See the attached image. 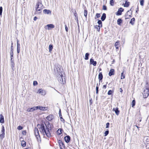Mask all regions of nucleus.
Here are the masks:
<instances>
[{"label":"nucleus","instance_id":"aec40b11","mask_svg":"<svg viewBox=\"0 0 149 149\" xmlns=\"http://www.w3.org/2000/svg\"><path fill=\"white\" fill-rule=\"evenodd\" d=\"M74 15L75 16V20L77 21V23L78 24V25L79 24V22H78V15L77 14V13L76 11L75 10H74Z\"/></svg>","mask_w":149,"mask_h":149},{"label":"nucleus","instance_id":"f257e3e1","mask_svg":"<svg viewBox=\"0 0 149 149\" xmlns=\"http://www.w3.org/2000/svg\"><path fill=\"white\" fill-rule=\"evenodd\" d=\"M48 127L46 126L45 123L37 125L40 132H42L44 135L45 134L47 137H49L51 136L50 130H51V127L50 124L48 125Z\"/></svg>","mask_w":149,"mask_h":149},{"label":"nucleus","instance_id":"c03bdc74","mask_svg":"<svg viewBox=\"0 0 149 149\" xmlns=\"http://www.w3.org/2000/svg\"><path fill=\"white\" fill-rule=\"evenodd\" d=\"M114 0H110V3L111 6H113L114 4Z\"/></svg>","mask_w":149,"mask_h":149},{"label":"nucleus","instance_id":"393cba45","mask_svg":"<svg viewBox=\"0 0 149 149\" xmlns=\"http://www.w3.org/2000/svg\"><path fill=\"white\" fill-rule=\"evenodd\" d=\"M63 131V130L62 128H59L57 130V133L59 135L61 134Z\"/></svg>","mask_w":149,"mask_h":149},{"label":"nucleus","instance_id":"603ef678","mask_svg":"<svg viewBox=\"0 0 149 149\" xmlns=\"http://www.w3.org/2000/svg\"><path fill=\"white\" fill-rule=\"evenodd\" d=\"M33 85L34 86H36L38 85V83L37 81H34L33 82Z\"/></svg>","mask_w":149,"mask_h":149},{"label":"nucleus","instance_id":"f704fd0d","mask_svg":"<svg viewBox=\"0 0 149 149\" xmlns=\"http://www.w3.org/2000/svg\"><path fill=\"white\" fill-rule=\"evenodd\" d=\"M26 142L24 141H22L21 142V145L23 147H25L26 146Z\"/></svg>","mask_w":149,"mask_h":149},{"label":"nucleus","instance_id":"49530a36","mask_svg":"<svg viewBox=\"0 0 149 149\" xmlns=\"http://www.w3.org/2000/svg\"><path fill=\"white\" fill-rule=\"evenodd\" d=\"M144 0H141L140 1V5L141 6H143L144 5Z\"/></svg>","mask_w":149,"mask_h":149},{"label":"nucleus","instance_id":"b1692460","mask_svg":"<svg viewBox=\"0 0 149 149\" xmlns=\"http://www.w3.org/2000/svg\"><path fill=\"white\" fill-rule=\"evenodd\" d=\"M106 18V14L105 13H103L101 17V19L102 21H104Z\"/></svg>","mask_w":149,"mask_h":149},{"label":"nucleus","instance_id":"58836bf2","mask_svg":"<svg viewBox=\"0 0 149 149\" xmlns=\"http://www.w3.org/2000/svg\"><path fill=\"white\" fill-rule=\"evenodd\" d=\"M125 76L124 74V72L123 71L121 74V79H123L125 78Z\"/></svg>","mask_w":149,"mask_h":149},{"label":"nucleus","instance_id":"13d9d810","mask_svg":"<svg viewBox=\"0 0 149 149\" xmlns=\"http://www.w3.org/2000/svg\"><path fill=\"white\" fill-rule=\"evenodd\" d=\"M89 102L90 104H91L93 103L92 100L91 98H90L89 99Z\"/></svg>","mask_w":149,"mask_h":149},{"label":"nucleus","instance_id":"7c9ffc66","mask_svg":"<svg viewBox=\"0 0 149 149\" xmlns=\"http://www.w3.org/2000/svg\"><path fill=\"white\" fill-rule=\"evenodd\" d=\"M119 41H117L115 43V46L116 49H118L119 48Z\"/></svg>","mask_w":149,"mask_h":149},{"label":"nucleus","instance_id":"5701e85b","mask_svg":"<svg viewBox=\"0 0 149 149\" xmlns=\"http://www.w3.org/2000/svg\"><path fill=\"white\" fill-rule=\"evenodd\" d=\"M0 123H4V117L1 114L0 115Z\"/></svg>","mask_w":149,"mask_h":149},{"label":"nucleus","instance_id":"cd10ccee","mask_svg":"<svg viewBox=\"0 0 149 149\" xmlns=\"http://www.w3.org/2000/svg\"><path fill=\"white\" fill-rule=\"evenodd\" d=\"M19 41L18 40H17V49H20V44L19 43Z\"/></svg>","mask_w":149,"mask_h":149},{"label":"nucleus","instance_id":"e433bc0d","mask_svg":"<svg viewBox=\"0 0 149 149\" xmlns=\"http://www.w3.org/2000/svg\"><path fill=\"white\" fill-rule=\"evenodd\" d=\"M114 92V91L111 90H109L107 94L109 95H111Z\"/></svg>","mask_w":149,"mask_h":149},{"label":"nucleus","instance_id":"2f4dec72","mask_svg":"<svg viewBox=\"0 0 149 149\" xmlns=\"http://www.w3.org/2000/svg\"><path fill=\"white\" fill-rule=\"evenodd\" d=\"M11 67L13 70H14L15 68V64L14 63H10Z\"/></svg>","mask_w":149,"mask_h":149},{"label":"nucleus","instance_id":"052dcab7","mask_svg":"<svg viewBox=\"0 0 149 149\" xmlns=\"http://www.w3.org/2000/svg\"><path fill=\"white\" fill-rule=\"evenodd\" d=\"M65 31H66V32H68V27L66 25H65Z\"/></svg>","mask_w":149,"mask_h":149},{"label":"nucleus","instance_id":"412c9836","mask_svg":"<svg viewBox=\"0 0 149 149\" xmlns=\"http://www.w3.org/2000/svg\"><path fill=\"white\" fill-rule=\"evenodd\" d=\"M114 69H111L109 73V75L110 76L113 75L114 74Z\"/></svg>","mask_w":149,"mask_h":149},{"label":"nucleus","instance_id":"f03ea898","mask_svg":"<svg viewBox=\"0 0 149 149\" xmlns=\"http://www.w3.org/2000/svg\"><path fill=\"white\" fill-rule=\"evenodd\" d=\"M34 133L35 136L38 142L41 141V139L38 129L36 127L35 128Z\"/></svg>","mask_w":149,"mask_h":149},{"label":"nucleus","instance_id":"f3484780","mask_svg":"<svg viewBox=\"0 0 149 149\" xmlns=\"http://www.w3.org/2000/svg\"><path fill=\"white\" fill-rule=\"evenodd\" d=\"M112 111H115L116 114L118 116L119 114L120 111L119 110L118 108V107H117L115 108H114L113 109Z\"/></svg>","mask_w":149,"mask_h":149},{"label":"nucleus","instance_id":"6e6d98bb","mask_svg":"<svg viewBox=\"0 0 149 149\" xmlns=\"http://www.w3.org/2000/svg\"><path fill=\"white\" fill-rule=\"evenodd\" d=\"M110 123H109L108 122L106 124V128H108L109 127Z\"/></svg>","mask_w":149,"mask_h":149},{"label":"nucleus","instance_id":"864d4df0","mask_svg":"<svg viewBox=\"0 0 149 149\" xmlns=\"http://www.w3.org/2000/svg\"><path fill=\"white\" fill-rule=\"evenodd\" d=\"M13 53V47H10V53Z\"/></svg>","mask_w":149,"mask_h":149},{"label":"nucleus","instance_id":"20e7f679","mask_svg":"<svg viewBox=\"0 0 149 149\" xmlns=\"http://www.w3.org/2000/svg\"><path fill=\"white\" fill-rule=\"evenodd\" d=\"M60 76L58 78V80L59 82L61 84H64L65 82V76H63L62 74L60 75Z\"/></svg>","mask_w":149,"mask_h":149},{"label":"nucleus","instance_id":"423d86ee","mask_svg":"<svg viewBox=\"0 0 149 149\" xmlns=\"http://www.w3.org/2000/svg\"><path fill=\"white\" fill-rule=\"evenodd\" d=\"M47 27V29L50 30L51 29L54 28L55 27L54 25L53 24H49L45 26L44 28L45 29H47L46 27Z\"/></svg>","mask_w":149,"mask_h":149},{"label":"nucleus","instance_id":"5fc2aeb1","mask_svg":"<svg viewBox=\"0 0 149 149\" xmlns=\"http://www.w3.org/2000/svg\"><path fill=\"white\" fill-rule=\"evenodd\" d=\"M103 9L104 10H107V7L106 6L104 5L103 6Z\"/></svg>","mask_w":149,"mask_h":149},{"label":"nucleus","instance_id":"a878e982","mask_svg":"<svg viewBox=\"0 0 149 149\" xmlns=\"http://www.w3.org/2000/svg\"><path fill=\"white\" fill-rule=\"evenodd\" d=\"M122 22L123 20L121 18H119L117 20V23L118 25H120Z\"/></svg>","mask_w":149,"mask_h":149},{"label":"nucleus","instance_id":"4468645a","mask_svg":"<svg viewBox=\"0 0 149 149\" xmlns=\"http://www.w3.org/2000/svg\"><path fill=\"white\" fill-rule=\"evenodd\" d=\"M70 136L69 135H67L64 138L65 142L67 143H68L70 141Z\"/></svg>","mask_w":149,"mask_h":149},{"label":"nucleus","instance_id":"774afa93","mask_svg":"<svg viewBox=\"0 0 149 149\" xmlns=\"http://www.w3.org/2000/svg\"><path fill=\"white\" fill-rule=\"evenodd\" d=\"M38 19L37 17H35L33 19V20L34 21H36Z\"/></svg>","mask_w":149,"mask_h":149},{"label":"nucleus","instance_id":"72a5a7b5","mask_svg":"<svg viewBox=\"0 0 149 149\" xmlns=\"http://www.w3.org/2000/svg\"><path fill=\"white\" fill-rule=\"evenodd\" d=\"M53 48V46L52 44H50L49 45V52H51Z\"/></svg>","mask_w":149,"mask_h":149},{"label":"nucleus","instance_id":"ea45409f","mask_svg":"<svg viewBox=\"0 0 149 149\" xmlns=\"http://www.w3.org/2000/svg\"><path fill=\"white\" fill-rule=\"evenodd\" d=\"M135 103L136 102L135 100H133L132 101L131 104L132 107H133L134 106H135Z\"/></svg>","mask_w":149,"mask_h":149},{"label":"nucleus","instance_id":"37998d69","mask_svg":"<svg viewBox=\"0 0 149 149\" xmlns=\"http://www.w3.org/2000/svg\"><path fill=\"white\" fill-rule=\"evenodd\" d=\"M3 11V8L2 6L0 7V16L1 17H2V13Z\"/></svg>","mask_w":149,"mask_h":149},{"label":"nucleus","instance_id":"bb28decb","mask_svg":"<svg viewBox=\"0 0 149 149\" xmlns=\"http://www.w3.org/2000/svg\"><path fill=\"white\" fill-rule=\"evenodd\" d=\"M135 21V19L134 17H133L130 20V23L132 25H133L134 24V22Z\"/></svg>","mask_w":149,"mask_h":149},{"label":"nucleus","instance_id":"0eeeda50","mask_svg":"<svg viewBox=\"0 0 149 149\" xmlns=\"http://www.w3.org/2000/svg\"><path fill=\"white\" fill-rule=\"evenodd\" d=\"M36 6L38 8H42V9L43 5L41 1L40 0L38 1L36 5Z\"/></svg>","mask_w":149,"mask_h":149},{"label":"nucleus","instance_id":"4c0bfd02","mask_svg":"<svg viewBox=\"0 0 149 149\" xmlns=\"http://www.w3.org/2000/svg\"><path fill=\"white\" fill-rule=\"evenodd\" d=\"M97 23L99 25H100L101 27H102V23L101 20H98L97 22Z\"/></svg>","mask_w":149,"mask_h":149},{"label":"nucleus","instance_id":"473e14b6","mask_svg":"<svg viewBox=\"0 0 149 149\" xmlns=\"http://www.w3.org/2000/svg\"><path fill=\"white\" fill-rule=\"evenodd\" d=\"M89 56V54L88 53H86L85 55V59L86 60H87L88 59Z\"/></svg>","mask_w":149,"mask_h":149},{"label":"nucleus","instance_id":"c756f323","mask_svg":"<svg viewBox=\"0 0 149 149\" xmlns=\"http://www.w3.org/2000/svg\"><path fill=\"white\" fill-rule=\"evenodd\" d=\"M94 28L97 30V31L99 32L100 30V25H95L94 26Z\"/></svg>","mask_w":149,"mask_h":149},{"label":"nucleus","instance_id":"0e129e2a","mask_svg":"<svg viewBox=\"0 0 149 149\" xmlns=\"http://www.w3.org/2000/svg\"><path fill=\"white\" fill-rule=\"evenodd\" d=\"M127 15H126V14H125V19H129V17H127Z\"/></svg>","mask_w":149,"mask_h":149},{"label":"nucleus","instance_id":"a18cd8bd","mask_svg":"<svg viewBox=\"0 0 149 149\" xmlns=\"http://www.w3.org/2000/svg\"><path fill=\"white\" fill-rule=\"evenodd\" d=\"M5 128L4 126L3 125L2 127L1 130V133H5Z\"/></svg>","mask_w":149,"mask_h":149},{"label":"nucleus","instance_id":"a211bd4d","mask_svg":"<svg viewBox=\"0 0 149 149\" xmlns=\"http://www.w3.org/2000/svg\"><path fill=\"white\" fill-rule=\"evenodd\" d=\"M131 9L130 10L128 11L126 14H125L127 16L129 15V17H132V11L131 10Z\"/></svg>","mask_w":149,"mask_h":149},{"label":"nucleus","instance_id":"ddd939ff","mask_svg":"<svg viewBox=\"0 0 149 149\" xmlns=\"http://www.w3.org/2000/svg\"><path fill=\"white\" fill-rule=\"evenodd\" d=\"M90 65H93L95 66L96 65L97 62L94 61L93 58H91L90 59Z\"/></svg>","mask_w":149,"mask_h":149},{"label":"nucleus","instance_id":"f8f14e48","mask_svg":"<svg viewBox=\"0 0 149 149\" xmlns=\"http://www.w3.org/2000/svg\"><path fill=\"white\" fill-rule=\"evenodd\" d=\"M37 93L42 95H45L46 94L45 91L42 89H39Z\"/></svg>","mask_w":149,"mask_h":149},{"label":"nucleus","instance_id":"69168bd1","mask_svg":"<svg viewBox=\"0 0 149 149\" xmlns=\"http://www.w3.org/2000/svg\"><path fill=\"white\" fill-rule=\"evenodd\" d=\"M107 87V85L106 84V85H104L103 86V88H105V89Z\"/></svg>","mask_w":149,"mask_h":149},{"label":"nucleus","instance_id":"3c124183","mask_svg":"<svg viewBox=\"0 0 149 149\" xmlns=\"http://www.w3.org/2000/svg\"><path fill=\"white\" fill-rule=\"evenodd\" d=\"M22 134L24 135H25L26 134V130L23 131L22 132Z\"/></svg>","mask_w":149,"mask_h":149},{"label":"nucleus","instance_id":"dca6fc26","mask_svg":"<svg viewBox=\"0 0 149 149\" xmlns=\"http://www.w3.org/2000/svg\"><path fill=\"white\" fill-rule=\"evenodd\" d=\"M43 13L45 14L51 15V11L49 10L45 9L43 10Z\"/></svg>","mask_w":149,"mask_h":149},{"label":"nucleus","instance_id":"6e6552de","mask_svg":"<svg viewBox=\"0 0 149 149\" xmlns=\"http://www.w3.org/2000/svg\"><path fill=\"white\" fill-rule=\"evenodd\" d=\"M54 118V116L53 114H49L46 117V119L49 121H51Z\"/></svg>","mask_w":149,"mask_h":149},{"label":"nucleus","instance_id":"bf43d9fd","mask_svg":"<svg viewBox=\"0 0 149 149\" xmlns=\"http://www.w3.org/2000/svg\"><path fill=\"white\" fill-rule=\"evenodd\" d=\"M10 59L13 58V53H10Z\"/></svg>","mask_w":149,"mask_h":149},{"label":"nucleus","instance_id":"8fccbe9b","mask_svg":"<svg viewBox=\"0 0 149 149\" xmlns=\"http://www.w3.org/2000/svg\"><path fill=\"white\" fill-rule=\"evenodd\" d=\"M109 133V131L108 130H106V131H105V132L104 133V136H107L108 135Z\"/></svg>","mask_w":149,"mask_h":149},{"label":"nucleus","instance_id":"1a4fd4ad","mask_svg":"<svg viewBox=\"0 0 149 149\" xmlns=\"http://www.w3.org/2000/svg\"><path fill=\"white\" fill-rule=\"evenodd\" d=\"M38 109V108L37 106L34 107L30 108L28 109L27 110V111L28 112H33Z\"/></svg>","mask_w":149,"mask_h":149},{"label":"nucleus","instance_id":"e2e57ef3","mask_svg":"<svg viewBox=\"0 0 149 149\" xmlns=\"http://www.w3.org/2000/svg\"><path fill=\"white\" fill-rule=\"evenodd\" d=\"M141 118L140 117L139 118V120L137 121L138 123H139L140 122H141Z\"/></svg>","mask_w":149,"mask_h":149},{"label":"nucleus","instance_id":"39448f33","mask_svg":"<svg viewBox=\"0 0 149 149\" xmlns=\"http://www.w3.org/2000/svg\"><path fill=\"white\" fill-rule=\"evenodd\" d=\"M54 70L56 73H58L59 75L61 74V72L60 66L59 65H55Z\"/></svg>","mask_w":149,"mask_h":149},{"label":"nucleus","instance_id":"680f3d73","mask_svg":"<svg viewBox=\"0 0 149 149\" xmlns=\"http://www.w3.org/2000/svg\"><path fill=\"white\" fill-rule=\"evenodd\" d=\"M10 63H14V59L13 58H11L10 60Z\"/></svg>","mask_w":149,"mask_h":149},{"label":"nucleus","instance_id":"7ed1b4c3","mask_svg":"<svg viewBox=\"0 0 149 149\" xmlns=\"http://www.w3.org/2000/svg\"><path fill=\"white\" fill-rule=\"evenodd\" d=\"M143 96L144 98H147L149 95V87H146L143 93Z\"/></svg>","mask_w":149,"mask_h":149},{"label":"nucleus","instance_id":"6ab92c4d","mask_svg":"<svg viewBox=\"0 0 149 149\" xmlns=\"http://www.w3.org/2000/svg\"><path fill=\"white\" fill-rule=\"evenodd\" d=\"M59 116L60 117L61 120L63 123H64L65 120L62 117L61 111V110L60 109L59 110Z\"/></svg>","mask_w":149,"mask_h":149},{"label":"nucleus","instance_id":"de8ad7c7","mask_svg":"<svg viewBox=\"0 0 149 149\" xmlns=\"http://www.w3.org/2000/svg\"><path fill=\"white\" fill-rule=\"evenodd\" d=\"M23 128V127L20 125L19 126L17 127V129L18 130H22Z\"/></svg>","mask_w":149,"mask_h":149},{"label":"nucleus","instance_id":"79ce46f5","mask_svg":"<svg viewBox=\"0 0 149 149\" xmlns=\"http://www.w3.org/2000/svg\"><path fill=\"white\" fill-rule=\"evenodd\" d=\"M96 94H98L99 92V87L98 86V84H97V86L96 88Z\"/></svg>","mask_w":149,"mask_h":149},{"label":"nucleus","instance_id":"4be33fe9","mask_svg":"<svg viewBox=\"0 0 149 149\" xmlns=\"http://www.w3.org/2000/svg\"><path fill=\"white\" fill-rule=\"evenodd\" d=\"M103 79V75L102 72H100L98 75V79L100 81H101Z\"/></svg>","mask_w":149,"mask_h":149},{"label":"nucleus","instance_id":"9d476101","mask_svg":"<svg viewBox=\"0 0 149 149\" xmlns=\"http://www.w3.org/2000/svg\"><path fill=\"white\" fill-rule=\"evenodd\" d=\"M124 11V9L122 8H120L118 11L116 13V15H120L122 14V13Z\"/></svg>","mask_w":149,"mask_h":149},{"label":"nucleus","instance_id":"2eb2a0df","mask_svg":"<svg viewBox=\"0 0 149 149\" xmlns=\"http://www.w3.org/2000/svg\"><path fill=\"white\" fill-rule=\"evenodd\" d=\"M37 107H38V109H39L40 110L42 111L47 110L48 109V107H43L40 106H37Z\"/></svg>","mask_w":149,"mask_h":149},{"label":"nucleus","instance_id":"c85d7f7f","mask_svg":"<svg viewBox=\"0 0 149 149\" xmlns=\"http://www.w3.org/2000/svg\"><path fill=\"white\" fill-rule=\"evenodd\" d=\"M130 4V3L129 2L127 1H125L124 6L125 7H127L129 6Z\"/></svg>","mask_w":149,"mask_h":149},{"label":"nucleus","instance_id":"9b49d317","mask_svg":"<svg viewBox=\"0 0 149 149\" xmlns=\"http://www.w3.org/2000/svg\"><path fill=\"white\" fill-rule=\"evenodd\" d=\"M58 142L59 144L60 147L61 149H62L63 147H65V145L61 140H59Z\"/></svg>","mask_w":149,"mask_h":149},{"label":"nucleus","instance_id":"4d7b16f0","mask_svg":"<svg viewBox=\"0 0 149 149\" xmlns=\"http://www.w3.org/2000/svg\"><path fill=\"white\" fill-rule=\"evenodd\" d=\"M96 16L97 18H99L100 17V13H97L96 14Z\"/></svg>","mask_w":149,"mask_h":149},{"label":"nucleus","instance_id":"09e8293b","mask_svg":"<svg viewBox=\"0 0 149 149\" xmlns=\"http://www.w3.org/2000/svg\"><path fill=\"white\" fill-rule=\"evenodd\" d=\"M1 134H0V137L1 138L3 139L4 137L5 136V133H1Z\"/></svg>","mask_w":149,"mask_h":149},{"label":"nucleus","instance_id":"a19ab883","mask_svg":"<svg viewBox=\"0 0 149 149\" xmlns=\"http://www.w3.org/2000/svg\"><path fill=\"white\" fill-rule=\"evenodd\" d=\"M36 11H38L39 12V13H40L41 12V11L42 9V8H38L36 6Z\"/></svg>","mask_w":149,"mask_h":149},{"label":"nucleus","instance_id":"c9c22d12","mask_svg":"<svg viewBox=\"0 0 149 149\" xmlns=\"http://www.w3.org/2000/svg\"><path fill=\"white\" fill-rule=\"evenodd\" d=\"M87 10L86 9L84 10V15L85 17H86V18H87Z\"/></svg>","mask_w":149,"mask_h":149},{"label":"nucleus","instance_id":"338daca9","mask_svg":"<svg viewBox=\"0 0 149 149\" xmlns=\"http://www.w3.org/2000/svg\"><path fill=\"white\" fill-rule=\"evenodd\" d=\"M20 50V49H17V53L18 54H19V53Z\"/></svg>","mask_w":149,"mask_h":149}]
</instances>
